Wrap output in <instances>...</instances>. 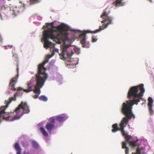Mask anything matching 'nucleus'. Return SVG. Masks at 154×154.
<instances>
[{"instance_id":"cd10ccee","label":"nucleus","mask_w":154,"mask_h":154,"mask_svg":"<svg viewBox=\"0 0 154 154\" xmlns=\"http://www.w3.org/2000/svg\"><path fill=\"white\" fill-rule=\"evenodd\" d=\"M129 144L133 147L136 146V142H135L129 141Z\"/></svg>"},{"instance_id":"c9c22d12","label":"nucleus","mask_w":154,"mask_h":154,"mask_svg":"<svg viewBox=\"0 0 154 154\" xmlns=\"http://www.w3.org/2000/svg\"><path fill=\"white\" fill-rule=\"evenodd\" d=\"M2 39H1V38H0V41L1 42H2Z\"/></svg>"},{"instance_id":"c85d7f7f","label":"nucleus","mask_w":154,"mask_h":154,"mask_svg":"<svg viewBox=\"0 0 154 154\" xmlns=\"http://www.w3.org/2000/svg\"><path fill=\"white\" fill-rule=\"evenodd\" d=\"M55 46V44L51 42V44H50V46H49V47L50 48H54Z\"/></svg>"},{"instance_id":"7c9ffc66","label":"nucleus","mask_w":154,"mask_h":154,"mask_svg":"<svg viewBox=\"0 0 154 154\" xmlns=\"http://www.w3.org/2000/svg\"><path fill=\"white\" fill-rule=\"evenodd\" d=\"M22 145L24 147H26L27 146H28V144L27 143H26L25 142H22Z\"/></svg>"},{"instance_id":"20e7f679","label":"nucleus","mask_w":154,"mask_h":154,"mask_svg":"<svg viewBox=\"0 0 154 154\" xmlns=\"http://www.w3.org/2000/svg\"><path fill=\"white\" fill-rule=\"evenodd\" d=\"M69 47V45L63 46L60 50L61 53L59 54L62 59H63L67 62V66L68 67L74 68L77 64V63L74 59L71 58L73 52Z\"/></svg>"},{"instance_id":"473e14b6","label":"nucleus","mask_w":154,"mask_h":154,"mask_svg":"<svg viewBox=\"0 0 154 154\" xmlns=\"http://www.w3.org/2000/svg\"><path fill=\"white\" fill-rule=\"evenodd\" d=\"M38 97V95H35L33 97L34 98H36Z\"/></svg>"},{"instance_id":"412c9836","label":"nucleus","mask_w":154,"mask_h":154,"mask_svg":"<svg viewBox=\"0 0 154 154\" xmlns=\"http://www.w3.org/2000/svg\"><path fill=\"white\" fill-rule=\"evenodd\" d=\"M40 130L41 131L43 135L45 137H48V134L44 129V128L42 127H41L40 128Z\"/></svg>"},{"instance_id":"a878e982","label":"nucleus","mask_w":154,"mask_h":154,"mask_svg":"<svg viewBox=\"0 0 154 154\" xmlns=\"http://www.w3.org/2000/svg\"><path fill=\"white\" fill-rule=\"evenodd\" d=\"M130 136H129L128 134L126 135V136L125 137V140L126 142L127 143L129 142V141L130 140Z\"/></svg>"},{"instance_id":"bb28decb","label":"nucleus","mask_w":154,"mask_h":154,"mask_svg":"<svg viewBox=\"0 0 154 154\" xmlns=\"http://www.w3.org/2000/svg\"><path fill=\"white\" fill-rule=\"evenodd\" d=\"M141 149L137 148L136 150V152L135 153L132 152V154H141Z\"/></svg>"},{"instance_id":"a211bd4d","label":"nucleus","mask_w":154,"mask_h":154,"mask_svg":"<svg viewBox=\"0 0 154 154\" xmlns=\"http://www.w3.org/2000/svg\"><path fill=\"white\" fill-rule=\"evenodd\" d=\"M113 129L112 130L113 132H115L116 131L120 130V128H119L118 125L117 124H115L112 125Z\"/></svg>"},{"instance_id":"c756f323","label":"nucleus","mask_w":154,"mask_h":154,"mask_svg":"<svg viewBox=\"0 0 154 154\" xmlns=\"http://www.w3.org/2000/svg\"><path fill=\"white\" fill-rule=\"evenodd\" d=\"M97 39L94 36H93L92 37V42H94L97 41Z\"/></svg>"},{"instance_id":"9d476101","label":"nucleus","mask_w":154,"mask_h":154,"mask_svg":"<svg viewBox=\"0 0 154 154\" xmlns=\"http://www.w3.org/2000/svg\"><path fill=\"white\" fill-rule=\"evenodd\" d=\"M17 94L15 93L13 97L9 98L8 100H5V103L6 105L4 106H2L0 108V117H2L4 119L7 120L10 117V113L5 112V109L8 107L9 105L12 101H15L16 100V96Z\"/></svg>"},{"instance_id":"9b49d317","label":"nucleus","mask_w":154,"mask_h":154,"mask_svg":"<svg viewBox=\"0 0 154 154\" xmlns=\"http://www.w3.org/2000/svg\"><path fill=\"white\" fill-rule=\"evenodd\" d=\"M13 57L14 58V59L17 62V63H18V58L17 54L16 53H13ZM17 74L16 75V76L13 78L11 79L10 81V85L11 87V89L13 91L15 90L16 89L14 87L15 85L17 83V80L18 77V63L17 64Z\"/></svg>"},{"instance_id":"6ab92c4d","label":"nucleus","mask_w":154,"mask_h":154,"mask_svg":"<svg viewBox=\"0 0 154 154\" xmlns=\"http://www.w3.org/2000/svg\"><path fill=\"white\" fill-rule=\"evenodd\" d=\"M122 148H125L126 150L125 153L126 154H129V149L128 147L126 146V143L125 142H122Z\"/></svg>"},{"instance_id":"f257e3e1","label":"nucleus","mask_w":154,"mask_h":154,"mask_svg":"<svg viewBox=\"0 0 154 154\" xmlns=\"http://www.w3.org/2000/svg\"><path fill=\"white\" fill-rule=\"evenodd\" d=\"M108 10V9L107 8H106L104 11L103 13L101 16L100 17L103 20L101 22L103 24L102 26H100L99 29L93 31L90 30H85L80 35V38H82L80 41V42L82 45V47L86 48H88L89 47L90 44L89 42H87L86 41V34L88 33H97L106 28L109 25L112 24V19L111 17L108 16V14L107 12Z\"/></svg>"},{"instance_id":"e433bc0d","label":"nucleus","mask_w":154,"mask_h":154,"mask_svg":"<svg viewBox=\"0 0 154 154\" xmlns=\"http://www.w3.org/2000/svg\"><path fill=\"white\" fill-rule=\"evenodd\" d=\"M8 46H10V47H12V45H11V46H10V45H8Z\"/></svg>"},{"instance_id":"393cba45","label":"nucleus","mask_w":154,"mask_h":154,"mask_svg":"<svg viewBox=\"0 0 154 154\" xmlns=\"http://www.w3.org/2000/svg\"><path fill=\"white\" fill-rule=\"evenodd\" d=\"M41 0H30V2L31 4L37 3L40 2Z\"/></svg>"},{"instance_id":"f03ea898","label":"nucleus","mask_w":154,"mask_h":154,"mask_svg":"<svg viewBox=\"0 0 154 154\" xmlns=\"http://www.w3.org/2000/svg\"><path fill=\"white\" fill-rule=\"evenodd\" d=\"M48 62L47 60L43 63L39 64L38 65L37 72L36 74V85L34 86L35 89H33L34 93L39 95L40 93V89L44 85L45 81L48 78V75L45 72L47 68L44 66V65Z\"/></svg>"},{"instance_id":"0eeeda50","label":"nucleus","mask_w":154,"mask_h":154,"mask_svg":"<svg viewBox=\"0 0 154 154\" xmlns=\"http://www.w3.org/2000/svg\"><path fill=\"white\" fill-rule=\"evenodd\" d=\"M134 100H127L125 102H124L122 106L121 111L122 112L125 116L123 118L122 120L126 121L130 119L134 115L132 112V106L134 104L137 105L138 103L134 101Z\"/></svg>"},{"instance_id":"b1692460","label":"nucleus","mask_w":154,"mask_h":154,"mask_svg":"<svg viewBox=\"0 0 154 154\" xmlns=\"http://www.w3.org/2000/svg\"><path fill=\"white\" fill-rule=\"evenodd\" d=\"M39 99L40 100L44 101H46L48 100L47 97L45 96H40L39 97Z\"/></svg>"},{"instance_id":"1a4fd4ad","label":"nucleus","mask_w":154,"mask_h":154,"mask_svg":"<svg viewBox=\"0 0 154 154\" xmlns=\"http://www.w3.org/2000/svg\"><path fill=\"white\" fill-rule=\"evenodd\" d=\"M51 28H49L46 30H50L51 29L54 31H56L57 34L56 35V36H57L61 34L60 37L63 40H64V38H66L67 37L68 35L67 31L69 30V28L67 25L62 24L56 27L54 26V24L53 23H51Z\"/></svg>"},{"instance_id":"aec40b11","label":"nucleus","mask_w":154,"mask_h":154,"mask_svg":"<svg viewBox=\"0 0 154 154\" xmlns=\"http://www.w3.org/2000/svg\"><path fill=\"white\" fill-rule=\"evenodd\" d=\"M123 0H116L114 2V5L116 6H122L123 5V3L122 1Z\"/></svg>"},{"instance_id":"2eb2a0df","label":"nucleus","mask_w":154,"mask_h":154,"mask_svg":"<svg viewBox=\"0 0 154 154\" xmlns=\"http://www.w3.org/2000/svg\"><path fill=\"white\" fill-rule=\"evenodd\" d=\"M50 120H51L52 122L55 123L56 120L59 122H63L64 121L65 119L64 117L59 116H56L55 118H51Z\"/></svg>"},{"instance_id":"72a5a7b5","label":"nucleus","mask_w":154,"mask_h":154,"mask_svg":"<svg viewBox=\"0 0 154 154\" xmlns=\"http://www.w3.org/2000/svg\"><path fill=\"white\" fill-rule=\"evenodd\" d=\"M17 154H21V151H18L17 152Z\"/></svg>"},{"instance_id":"f8f14e48","label":"nucleus","mask_w":154,"mask_h":154,"mask_svg":"<svg viewBox=\"0 0 154 154\" xmlns=\"http://www.w3.org/2000/svg\"><path fill=\"white\" fill-rule=\"evenodd\" d=\"M26 87L27 88L26 89H23L21 87H18L17 89L18 91L23 90L24 92L28 93L30 91H33V88L34 86L32 82L31 81H28L26 84Z\"/></svg>"},{"instance_id":"dca6fc26","label":"nucleus","mask_w":154,"mask_h":154,"mask_svg":"<svg viewBox=\"0 0 154 154\" xmlns=\"http://www.w3.org/2000/svg\"><path fill=\"white\" fill-rule=\"evenodd\" d=\"M148 105L149 107V109L150 112V114L152 115L153 113V111L152 109L153 100L151 97H149L148 99Z\"/></svg>"},{"instance_id":"ddd939ff","label":"nucleus","mask_w":154,"mask_h":154,"mask_svg":"<svg viewBox=\"0 0 154 154\" xmlns=\"http://www.w3.org/2000/svg\"><path fill=\"white\" fill-rule=\"evenodd\" d=\"M128 121H123L122 120L120 123L119 124V126L120 127V131H121L122 135L125 137L128 134L125 132V131L124 130L125 126L124 125L125 124H127L128 122Z\"/></svg>"},{"instance_id":"2f4dec72","label":"nucleus","mask_w":154,"mask_h":154,"mask_svg":"<svg viewBox=\"0 0 154 154\" xmlns=\"http://www.w3.org/2000/svg\"><path fill=\"white\" fill-rule=\"evenodd\" d=\"M11 11L13 12V13L12 12V14H14L15 16L16 14V11L14 10H11Z\"/></svg>"},{"instance_id":"4be33fe9","label":"nucleus","mask_w":154,"mask_h":154,"mask_svg":"<svg viewBox=\"0 0 154 154\" xmlns=\"http://www.w3.org/2000/svg\"><path fill=\"white\" fill-rule=\"evenodd\" d=\"M32 144L33 147L35 149H38L39 147V145L38 143L35 141H32Z\"/></svg>"},{"instance_id":"4468645a","label":"nucleus","mask_w":154,"mask_h":154,"mask_svg":"<svg viewBox=\"0 0 154 154\" xmlns=\"http://www.w3.org/2000/svg\"><path fill=\"white\" fill-rule=\"evenodd\" d=\"M50 120V122L48 123L46 125L45 127L49 133L51 132V131L54 128V124L55 123L52 122H51V120Z\"/></svg>"},{"instance_id":"f704fd0d","label":"nucleus","mask_w":154,"mask_h":154,"mask_svg":"<svg viewBox=\"0 0 154 154\" xmlns=\"http://www.w3.org/2000/svg\"><path fill=\"white\" fill-rule=\"evenodd\" d=\"M23 154H29L28 152L25 153Z\"/></svg>"},{"instance_id":"5701e85b","label":"nucleus","mask_w":154,"mask_h":154,"mask_svg":"<svg viewBox=\"0 0 154 154\" xmlns=\"http://www.w3.org/2000/svg\"><path fill=\"white\" fill-rule=\"evenodd\" d=\"M14 148L17 152L21 151L20 147L18 143H15L14 146Z\"/></svg>"},{"instance_id":"6e6552de","label":"nucleus","mask_w":154,"mask_h":154,"mask_svg":"<svg viewBox=\"0 0 154 154\" xmlns=\"http://www.w3.org/2000/svg\"><path fill=\"white\" fill-rule=\"evenodd\" d=\"M29 112L27 103L22 101L14 112V114L16 116L14 117L12 120L19 119L24 114H28Z\"/></svg>"},{"instance_id":"f3484780","label":"nucleus","mask_w":154,"mask_h":154,"mask_svg":"<svg viewBox=\"0 0 154 154\" xmlns=\"http://www.w3.org/2000/svg\"><path fill=\"white\" fill-rule=\"evenodd\" d=\"M52 51H53V52H52V54L51 55V56H49L48 55V57H47V58H46L45 59V60L44 61L42 62V63H43L45 61V60H48V61H49V58H50V57H52V56H53L54 55V53L55 52H56L58 53V52H59V50H58V49H56L55 48L52 49Z\"/></svg>"},{"instance_id":"423d86ee","label":"nucleus","mask_w":154,"mask_h":154,"mask_svg":"<svg viewBox=\"0 0 154 154\" xmlns=\"http://www.w3.org/2000/svg\"><path fill=\"white\" fill-rule=\"evenodd\" d=\"M43 33V40L44 41V47L46 48H48L50 46L51 42L48 41L49 38L51 39H54L59 44L61 43V41L64 40L60 38L61 34L57 36H56V35L57 34V32L56 31H54L52 29H51L49 30H45Z\"/></svg>"},{"instance_id":"7ed1b4c3","label":"nucleus","mask_w":154,"mask_h":154,"mask_svg":"<svg viewBox=\"0 0 154 154\" xmlns=\"http://www.w3.org/2000/svg\"><path fill=\"white\" fill-rule=\"evenodd\" d=\"M145 91L143 84L132 87L128 91V97L130 100H134V101L138 103L142 99Z\"/></svg>"},{"instance_id":"39448f33","label":"nucleus","mask_w":154,"mask_h":154,"mask_svg":"<svg viewBox=\"0 0 154 154\" xmlns=\"http://www.w3.org/2000/svg\"><path fill=\"white\" fill-rule=\"evenodd\" d=\"M69 47V45L63 46L60 50L61 53L59 54L62 59H63L67 62V66L68 67L74 68L77 64V63L74 59L71 58L73 52Z\"/></svg>"}]
</instances>
